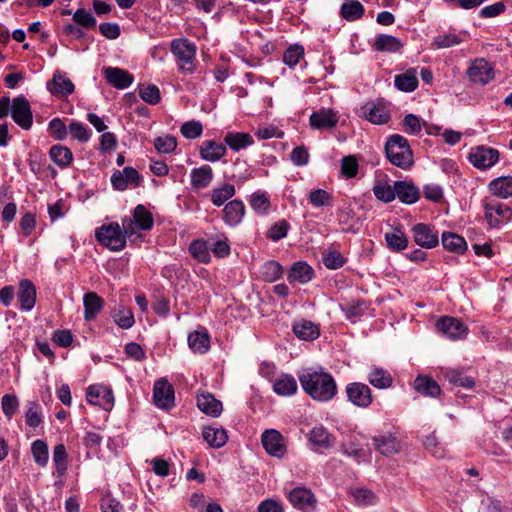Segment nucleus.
I'll list each match as a JSON object with an SVG mask.
<instances>
[{"label":"nucleus","instance_id":"nucleus-1","mask_svg":"<svg viewBox=\"0 0 512 512\" xmlns=\"http://www.w3.org/2000/svg\"><path fill=\"white\" fill-rule=\"evenodd\" d=\"M300 384L304 392L313 400L327 402L337 393V384L333 376L324 371H307L299 375Z\"/></svg>","mask_w":512,"mask_h":512},{"label":"nucleus","instance_id":"nucleus-2","mask_svg":"<svg viewBox=\"0 0 512 512\" xmlns=\"http://www.w3.org/2000/svg\"><path fill=\"white\" fill-rule=\"evenodd\" d=\"M385 153L391 164L404 170L409 169L414 163L409 142L400 134H393L387 138Z\"/></svg>","mask_w":512,"mask_h":512},{"label":"nucleus","instance_id":"nucleus-3","mask_svg":"<svg viewBox=\"0 0 512 512\" xmlns=\"http://www.w3.org/2000/svg\"><path fill=\"white\" fill-rule=\"evenodd\" d=\"M484 218L490 228L499 229L512 219V208L492 197L482 200Z\"/></svg>","mask_w":512,"mask_h":512},{"label":"nucleus","instance_id":"nucleus-4","mask_svg":"<svg viewBox=\"0 0 512 512\" xmlns=\"http://www.w3.org/2000/svg\"><path fill=\"white\" fill-rule=\"evenodd\" d=\"M172 54L177 59L180 71L191 74L195 70L196 46L188 39H174L170 46Z\"/></svg>","mask_w":512,"mask_h":512},{"label":"nucleus","instance_id":"nucleus-5","mask_svg":"<svg viewBox=\"0 0 512 512\" xmlns=\"http://www.w3.org/2000/svg\"><path fill=\"white\" fill-rule=\"evenodd\" d=\"M96 240L111 251H121L126 246L125 233L117 222L103 224L95 230Z\"/></svg>","mask_w":512,"mask_h":512},{"label":"nucleus","instance_id":"nucleus-6","mask_svg":"<svg viewBox=\"0 0 512 512\" xmlns=\"http://www.w3.org/2000/svg\"><path fill=\"white\" fill-rule=\"evenodd\" d=\"M11 117L24 130L33 124V115L29 101L24 96H17L11 101Z\"/></svg>","mask_w":512,"mask_h":512},{"label":"nucleus","instance_id":"nucleus-7","mask_svg":"<svg viewBox=\"0 0 512 512\" xmlns=\"http://www.w3.org/2000/svg\"><path fill=\"white\" fill-rule=\"evenodd\" d=\"M86 400L89 404L99 406L110 411L114 406L112 389L102 384L90 385L87 388Z\"/></svg>","mask_w":512,"mask_h":512},{"label":"nucleus","instance_id":"nucleus-8","mask_svg":"<svg viewBox=\"0 0 512 512\" xmlns=\"http://www.w3.org/2000/svg\"><path fill=\"white\" fill-rule=\"evenodd\" d=\"M345 392L348 401L359 408H368L373 402L372 391L364 383H349L346 386Z\"/></svg>","mask_w":512,"mask_h":512},{"label":"nucleus","instance_id":"nucleus-9","mask_svg":"<svg viewBox=\"0 0 512 512\" xmlns=\"http://www.w3.org/2000/svg\"><path fill=\"white\" fill-rule=\"evenodd\" d=\"M497 149L488 146H477L469 153V160L478 169H488L499 160Z\"/></svg>","mask_w":512,"mask_h":512},{"label":"nucleus","instance_id":"nucleus-10","mask_svg":"<svg viewBox=\"0 0 512 512\" xmlns=\"http://www.w3.org/2000/svg\"><path fill=\"white\" fill-rule=\"evenodd\" d=\"M362 116L375 125H382L391 119L387 104L382 100L368 102L361 107Z\"/></svg>","mask_w":512,"mask_h":512},{"label":"nucleus","instance_id":"nucleus-11","mask_svg":"<svg viewBox=\"0 0 512 512\" xmlns=\"http://www.w3.org/2000/svg\"><path fill=\"white\" fill-rule=\"evenodd\" d=\"M438 331L452 340L466 337L468 327L459 319L451 316H442L436 322Z\"/></svg>","mask_w":512,"mask_h":512},{"label":"nucleus","instance_id":"nucleus-12","mask_svg":"<svg viewBox=\"0 0 512 512\" xmlns=\"http://www.w3.org/2000/svg\"><path fill=\"white\" fill-rule=\"evenodd\" d=\"M261 442L271 456L281 458L287 451L283 436L275 429L265 430L261 436Z\"/></svg>","mask_w":512,"mask_h":512},{"label":"nucleus","instance_id":"nucleus-13","mask_svg":"<svg viewBox=\"0 0 512 512\" xmlns=\"http://www.w3.org/2000/svg\"><path fill=\"white\" fill-rule=\"evenodd\" d=\"M414 242L422 248L431 249L438 245V233L430 225L418 223L412 227Z\"/></svg>","mask_w":512,"mask_h":512},{"label":"nucleus","instance_id":"nucleus-14","mask_svg":"<svg viewBox=\"0 0 512 512\" xmlns=\"http://www.w3.org/2000/svg\"><path fill=\"white\" fill-rule=\"evenodd\" d=\"M141 183L139 172L133 167H125L122 171H115L111 176V184L114 189L123 191L129 186L138 187Z\"/></svg>","mask_w":512,"mask_h":512},{"label":"nucleus","instance_id":"nucleus-15","mask_svg":"<svg viewBox=\"0 0 512 512\" xmlns=\"http://www.w3.org/2000/svg\"><path fill=\"white\" fill-rule=\"evenodd\" d=\"M288 499L297 509L305 512L315 510L317 500L311 490L304 487H296L289 492Z\"/></svg>","mask_w":512,"mask_h":512},{"label":"nucleus","instance_id":"nucleus-16","mask_svg":"<svg viewBox=\"0 0 512 512\" xmlns=\"http://www.w3.org/2000/svg\"><path fill=\"white\" fill-rule=\"evenodd\" d=\"M153 400L157 407L170 409L174 406L173 386L165 379L155 382L153 389Z\"/></svg>","mask_w":512,"mask_h":512},{"label":"nucleus","instance_id":"nucleus-17","mask_svg":"<svg viewBox=\"0 0 512 512\" xmlns=\"http://www.w3.org/2000/svg\"><path fill=\"white\" fill-rule=\"evenodd\" d=\"M467 75L470 81L485 85L494 78V70L488 61L481 58L472 62Z\"/></svg>","mask_w":512,"mask_h":512},{"label":"nucleus","instance_id":"nucleus-18","mask_svg":"<svg viewBox=\"0 0 512 512\" xmlns=\"http://www.w3.org/2000/svg\"><path fill=\"white\" fill-rule=\"evenodd\" d=\"M17 298L22 311H31L36 303V287L29 279H22L18 285Z\"/></svg>","mask_w":512,"mask_h":512},{"label":"nucleus","instance_id":"nucleus-19","mask_svg":"<svg viewBox=\"0 0 512 512\" xmlns=\"http://www.w3.org/2000/svg\"><path fill=\"white\" fill-rule=\"evenodd\" d=\"M47 89L58 98L67 97L74 92L73 82L64 74L56 71L52 79L47 83Z\"/></svg>","mask_w":512,"mask_h":512},{"label":"nucleus","instance_id":"nucleus-20","mask_svg":"<svg viewBox=\"0 0 512 512\" xmlns=\"http://www.w3.org/2000/svg\"><path fill=\"white\" fill-rule=\"evenodd\" d=\"M338 115L331 109L322 108L313 112L309 117V124L313 129H331L338 123Z\"/></svg>","mask_w":512,"mask_h":512},{"label":"nucleus","instance_id":"nucleus-21","mask_svg":"<svg viewBox=\"0 0 512 512\" xmlns=\"http://www.w3.org/2000/svg\"><path fill=\"white\" fill-rule=\"evenodd\" d=\"M102 72L107 82L117 89L129 87L134 80L132 74L118 67H104Z\"/></svg>","mask_w":512,"mask_h":512},{"label":"nucleus","instance_id":"nucleus-22","mask_svg":"<svg viewBox=\"0 0 512 512\" xmlns=\"http://www.w3.org/2000/svg\"><path fill=\"white\" fill-rule=\"evenodd\" d=\"M394 192L395 198L405 204H413L420 198L419 189L412 182L395 181Z\"/></svg>","mask_w":512,"mask_h":512},{"label":"nucleus","instance_id":"nucleus-23","mask_svg":"<svg viewBox=\"0 0 512 512\" xmlns=\"http://www.w3.org/2000/svg\"><path fill=\"white\" fill-rule=\"evenodd\" d=\"M197 407L204 414L213 418L219 417L223 406L211 393H202L197 396Z\"/></svg>","mask_w":512,"mask_h":512},{"label":"nucleus","instance_id":"nucleus-24","mask_svg":"<svg viewBox=\"0 0 512 512\" xmlns=\"http://www.w3.org/2000/svg\"><path fill=\"white\" fill-rule=\"evenodd\" d=\"M84 319L94 320L104 308V300L95 292H87L83 296Z\"/></svg>","mask_w":512,"mask_h":512},{"label":"nucleus","instance_id":"nucleus-25","mask_svg":"<svg viewBox=\"0 0 512 512\" xmlns=\"http://www.w3.org/2000/svg\"><path fill=\"white\" fill-rule=\"evenodd\" d=\"M309 441L317 451H322L334 445L335 437L323 426H317L310 431Z\"/></svg>","mask_w":512,"mask_h":512},{"label":"nucleus","instance_id":"nucleus-26","mask_svg":"<svg viewBox=\"0 0 512 512\" xmlns=\"http://www.w3.org/2000/svg\"><path fill=\"white\" fill-rule=\"evenodd\" d=\"M213 178V169L209 165L193 168L190 173L191 185L196 190L207 188L213 181Z\"/></svg>","mask_w":512,"mask_h":512},{"label":"nucleus","instance_id":"nucleus-27","mask_svg":"<svg viewBox=\"0 0 512 512\" xmlns=\"http://www.w3.org/2000/svg\"><path fill=\"white\" fill-rule=\"evenodd\" d=\"M413 387L425 397H437L441 393L439 384L427 375H418L414 380Z\"/></svg>","mask_w":512,"mask_h":512},{"label":"nucleus","instance_id":"nucleus-28","mask_svg":"<svg viewBox=\"0 0 512 512\" xmlns=\"http://www.w3.org/2000/svg\"><path fill=\"white\" fill-rule=\"evenodd\" d=\"M199 153L203 160L216 162L226 154V146L214 140H206L202 142Z\"/></svg>","mask_w":512,"mask_h":512},{"label":"nucleus","instance_id":"nucleus-29","mask_svg":"<svg viewBox=\"0 0 512 512\" xmlns=\"http://www.w3.org/2000/svg\"><path fill=\"white\" fill-rule=\"evenodd\" d=\"M245 214V206L240 200H232L223 209V219L229 226L238 225Z\"/></svg>","mask_w":512,"mask_h":512},{"label":"nucleus","instance_id":"nucleus-30","mask_svg":"<svg viewBox=\"0 0 512 512\" xmlns=\"http://www.w3.org/2000/svg\"><path fill=\"white\" fill-rule=\"evenodd\" d=\"M402 47L400 39L388 34H379L372 44V48L378 52L397 53Z\"/></svg>","mask_w":512,"mask_h":512},{"label":"nucleus","instance_id":"nucleus-31","mask_svg":"<svg viewBox=\"0 0 512 512\" xmlns=\"http://www.w3.org/2000/svg\"><path fill=\"white\" fill-rule=\"evenodd\" d=\"M297 381L290 375L282 373L273 383V391L279 396H292L297 392Z\"/></svg>","mask_w":512,"mask_h":512},{"label":"nucleus","instance_id":"nucleus-32","mask_svg":"<svg viewBox=\"0 0 512 512\" xmlns=\"http://www.w3.org/2000/svg\"><path fill=\"white\" fill-rule=\"evenodd\" d=\"M202 436L212 448H221L228 440L227 431L222 427L216 426L204 427Z\"/></svg>","mask_w":512,"mask_h":512},{"label":"nucleus","instance_id":"nucleus-33","mask_svg":"<svg viewBox=\"0 0 512 512\" xmlns=\"http://www.w3.org/2000/svg\"><path fill=\"white\" fill-rule=\"evenodd\" d=\"M314 270L310 265L305 262H296L292 265L288 274V281L306 284L312 280Z\"/></svg>","mask_w":512,"mask_h":512},{"label":"nucleus","instance_id":"nucleus-34","mask_svg":"<svg viewBox=\"0 0 512 512\" xmlns=\"http://www.w3.org/2000/svg\"><path fill=\"white\" fill-rule=\"evenodd\" d=\"M293 332L299 339L305 341H312L320 334L319 327L309 320H301L294 323Z\"/></svg>","mask_w":512,"mask_h":512},{"label":"nucleus","instance_id":"nucleus-35","mask_svg":"<svg viewBox=\"0 0 512 512\" xmlns=\"http://www.w3.org/2000/svg\"><path fill=\"white\" fill-rule=\"evenodd\" d=\"M373 441L375 449L385 456L393 455L400 449L399 441L391 434L375 437Z\"/></svg>","mask_w":512,"mask_h":512},{"label":"nucleus","instance_id":"nucleus-36","mask_svg":"<svg viewBox=\"0 0 512 512\" xmlns=\"http://www.w3.org/2000/svg\"><path fill=\"white\" fill-rule=\"evenodd\" d=\"M489 191L500 198L512 197V176H502L493 179L488 184Z\"/></svg>","mask_w":512,"mask_h":512},{"label":"nucleus","instance_id":"nucleus-37","mask_svg":"<svg viewBox=\"0 0 512 512\" xmlns=\"http://www.w3.org/2000/svg\"><path fill=\"white\" fill-rule=\"evenodd\" d=\"M395 87L403 92H412L418 86L417 70L410 68L406 72L396 75L394 78Z\"/></svg>","mask_w":512,"mask_h":512},{"label":"nucleus","instance_id":"nucleus-38","mask_svg":"<svg viewBox=\"0 0 512 512\" xmlns=\"http://www.w3.org/2000/svg\"><path fill=\"white\" fill-rule=\"evenodd\" d=\"M224 142L233 151H239L254 143L252 136L244 132H228L224 137Z\"/></svg>","mask_w":512,"mask_h":512},{"label":"nucleus","instance_id":"nucleus-39","mask_svg":"<svg viewBox=\"0 0 512 512\" xmlns=\"http://www.w3.org/2000/svg\"><path fill=\"white\" fill-rule=\"evenodd\" d=\"M441 241L446 250L457 254H463L467 249L465 239L456 233L444 232L442 234Z\"/></svg>","mask_w":512,"mask_h":512},{"label":"nucleus","instance_id":"nucleus-40","mask_svg":"<svg viewBox=\"0 0 512 512\" xmlns=\"http://www.w3.org/2000/svg\"><path fill=\"white\" fill-rule=\"evenodd\" d=\"M49 156L60 168H67L73 160L72 151L68 147L59 144L50 148Z\"/></svg>","mask_w":512,"mask_h":512},{"label":"nucleus","instance_id":"nucleus-41","mask_svg":"<svg viewBox=\"0 0 512 512\" xmlns=\"http://www.w3.org/2000/svg\"><path fill=\"white\" fill-rule=\"evenodd\" d=\"M368 382L378 389L390 388L393 384L391 374L383 368H374L367 376Z\"/></svg>","mask_w":512,"mask_h":512},{"label":"nucleus","instance_id":"nucleus-42","mask_svg":"<svg viewBox=\"0 0 512 512\" xmlns=\"http://www.w3.org/2000/svg\"><path fill=\"white\" fill-rule=\"evenodd\" d=\"M188 345L196 353H206L210 346V339L207 331L191 332L188 336Z\"/></svg>","mask_w":512,"mask_h":512},{"label":"nucleus","instance_id":"nucleus-43","mask_svg":"<svg viewBox=\"0 0 512 512\" xmlns=\"http://www.w3.org/2000/svg\"><path fill=\"white\" fill-rule=\"evenodd\" d=\"M387 247L393 252H400L408 247V238L400 228L385 234Z\"/></svg>","mask_w":512,"mask_h":512},{"label":"nucleus","instance_id":"nucleus-44","mask_svg":"<svg viewBox=\"0 0 512 512\" xmlns=\"http://www.w3.org/2000/svg\"><path fill=\"white\" fill-rule=\"evenodd\" d=\"M132 219L136 227L144 231L150 230L154 224L152 213L142 204L134 208Z\"/></svg>","mask_w":512,"mask_h":512},{"label":"nucleus","instance_id":"nucleus-45","mask_svg":"<svg viewBox=\"0 0 512 512\" xmlns=\"http://www.w3.org/2000/svg\"><path fill=\"white\" fill-rule=\"evenodd\" d=\"M189 253L201 263H209L211 260L208 244L203 239H196L189 245Z\"/></svg>","mask_w":512,"mask_h":512},{"label":"nucleus","instance_id":"nucleus-46","mask_svg":"<svg viewBox=\"0 0 512 512\" xmlns=\"http://www.w3.org/2000/svg\"><path fill=\"white\" fill-rule=\"evenodd\" d=\"M235 194V187L230 183H225L221 187H217L211 190L210 197L211 202L215 206H222L227 200L232 198Z\"/></svg>","mask_w":512,"mask_h":512},{"label":"nucleus","instance_id":"nucleus-47","mask_svg":"<svg viewBox=\"0 0 512 512\" xmlns=\"http://www.w3.org/2000/svg\"><path fill=\"white\" fill-rule=\"evenodd\" d=\"M364 6L358 1H349L341 5L340 14L347 21H355L362 17Z\"/></svg>","mask_w":512,"mask_h":512},{"label":"nucleus","instance_id":"nucleus-48","mask_svg":"<svg viewBox=\"0 0 512 512\" xmlns=\"http://www.w3.org/2000/svg\"><path fill=\"white\" fill-rule=\"evenodd\" d=\"M308 200L315 208L331 207L333 196L324 189H315L309 193Z\"/></svg>","mask_w":512,"mask_h":512},{"label":"nucleus","instance_id":"nucleus-49","mask_svg":"<svg viewBox=\"0 0 512 512\" xmlns=\"http://www.w3.org/2000/svg\"><path fill=\"white\" fill-rule=\"evenodd\" d=\"M32 455L36 464L44 467L48 463V445L43 440H35L31 446Z\"/></svg>","mask_w":512,"mask_h":512},{"label":"nucleus","instance_id":"nucleus-50","mask_svg":"<svg viewBox=\"0 0 512 512\" xmlns=\"http://www.w3.org/2000/svg\"><path fill=\"white\" fill-rule=\"evenodd\" d=\"M53 462L58 475H64L68 468V462L66 447L63 444H58L54 447Z\"/></svg>","mask_w":512,"mask_h":512},{"label":"nucleus","instance_id":"nucleus-51","mask_svg":"<svg viewBox=\"0 0 512 512\" xmlns=\"http://www.w3.org/2000/svg\"><path fill=\"white\" fill-rule=\"evenodd\" d=\"M261 273L265 281L275 282L282 276L283 268L276 261H267L263 264Z\"/></svg>","mask_w":512,"mask_h":512},{"label":"nucleus","instance_id":"nucleus-52","mask_svg":"<svg viewBox=\"0 0 512 512\" xmlns=\"http://www.w3.org/2000/svg\"><path fill=\"white\" fill-rule=\"evenodd\" d=\"M304 56V48L301 45L295 44L289 46L283 54V62L289 66H296Z\"/></svg>","mask_w":512,"mask_h":512},{"label":"nucleus","instance_id":"nucleus-53","mask_svg":"<svg viewBox=\"0 0 512 512\" xmlns=\"http://www.w3.org/2000/svg\"><path fill=\"white\" fill-rule=\"evenodd\" d=\"M68 132L74 140L87 142L91 136V130L84 124L72 120L68 126Z\"/></svg>","mask_w":512,"mask_h":512},{"label":"nucleus","instance_id":"nucleus-54","mask_svg":"<svg viewBox=\"0 0 512 512\" xmlns=\"http://www.w3.org/2000/svg\"><path fill=\"white\" fill-rule=\"evenodd\" d=\"M68 127L60 118H53L48 124V133L55 140H64L68 135Z\"/></svg>","mask_w":512,"mask_h":512},{"label":"nucleus","instance_id":"nucleus-55","mask_svg":"<svg viewBox=\"0 0 512 512\" xmlns=\"http://www.w3.org/2000/svg\"><path fill=\"white\" fill-rule=\"evenodd\" d=\"M373 193L380 201L392 202L395 199L394 184L389 185L387 182H380L373 187Z\"/></svg>","mask_w":512,"mask_h":512},{"label":"nucleus","instance_id":"nucleus-56","mask_svg":"<svg viewBox=\"0 0 512 512\" xmlns=\"http://www.w3.org/2000/svg\"><path fill=\"white\" fill-rule=\"evenodd\" d=\"M249 203L251 208L259 214H265L270 209V200L265 193H253Z\"/></svg>","mask_w":512,"mask_h":512},{"label":"nucleus","instance_id":"nucleus-57","mask_svg":"<svg viewBox=\"0 0 512 512\" xmlns=\"http://www.w3.org/2000/svg\"><path fill=\"white\" fill-rule=\"evenodd\" d=\"M154 147L159 153H172L177 147L176 138L171 135H165L155 138Z\"/></svg>","mask_w":512,"mask_h":512},{"label":"nucleus","instance_id":"nucleus-58","mask_svg":"<svg viewBox=\"0 0 512 512\" xmlns=\"http://www.w3.org/2000/svg\"><path fill=\"white\" fill-rule=\"evenodd\" d=\"M323 264L328 269H339L344 266L346 263V259L335 250H329L323 254L322 258Z\"/></svg>","mask_w":512,"mask_h":512},{"label":"nucleus","instance_id":"nucleus-59","mask_svg":"<svg viewBox=\"0 0 512 512\" xmlns=\"http://www.w3.org/2000/svg\"><path fill=\"white\" fill-rule=\"evenodd\" d=\"M115 323L122 329L131 328L134 323V315L129 308L122 307L118 310V312L114 315Z\"/></svg>","mask_w":512,"mask_h":512},{"label":"nucleus","instance_id":"nucleus-60","mask_svg":"<svg viewBox=\"0 0 512 512\" xmlns=\"http://www.w3.org/2000/svg\"><path fill=\"white\" fill-rule=\"evenodd\" d=\"M73 20L79 26L84 28H93L96 25V19L92 13L84 8L77 9L73 14Z\"/></svg>","mask_w":512,"mask_h":512},{"label":"nucleus","instance_id":"nucleus-61","mask_svg":"<svg viewBox=\"0 0 512 512\" xmlns=\"http://www.w3.org/2000/svg\"><path fill=\"white\" fill-rule=\"evenodd\" d=\"M139 95L143 101L150 105L158 104L161 100L160 90L155 85L142 86Z\"/></svg>","mask_w":512,"mask_h":512},{"label":"nucleus","instance_id":"nucleus-62","mask_svg":"<svg viewBox=\"0 0 512 512\" xmlns=\"http://www.w3.org/2000/svg\"><path fill=\"white\" fill-rule=\"evenodd\" d=\"M403 131L409 135H418L422 130L420 118L415 114H407L402 122Z\"/></svg>","mask_w":512,"mask_h":512},{"label":"nucleus","instance_id":"nucleus-63","mask_svg":"<svg viewBox=\"0 0 512 512\" xmlns=\"http://www.w3.org/2000/svg\"><path fill=\"white\" fill-rule=\"evenodd\" d=\"M2 411L4 415L11 419L19 408V401L16 395L14 394H6L2 397L1 400Z\"/></svg>","mask_w":512,"mask_h":512},{"label":"nucleus","instance_id":"nucleus-64","mask_svg":"<svg viewBox=\"0 0 512 512\" xmlns=\"http://www.w3.org/2000/svg\"><path fill=\"white\" fill-rule=\"evenodd\" d=\"M180 131L185 138L196 139L202 135L203 126L200 121H187L181 126Z\"/></svg>","mask_w":512,"mask_h":512}]
</instances>
